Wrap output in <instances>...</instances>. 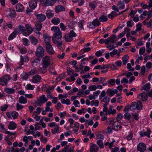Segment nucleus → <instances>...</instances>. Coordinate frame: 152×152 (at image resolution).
Masks as SVG:
<instances>
[{
  "label": "nucleus",
  "instance_id": "nucleus-1",
  "mask_svg": "<svg viewBox=\"0 0 152 152\" xmlns=\"http://www.w3.org/2000/svg\"><path fill=\"white\" fill-rule=\"evenodd\" d=\"M51 30L53 31V36L52 37L53 42L56 44L57 47H60L62 45V42L58 41V39H61L62 36V33L59 28L56 26H53L51 28Z\"/></svg>",
  "mask_w": 152,
  "mask_h": 152
},
{
  "label": "nucleus",
  "instance_id": "nucleus-2",
  "mask_svg": "<svg viewBox=\"0 0 152 152\" xmlns=\"http://www.w3.org/2000/svg\"><path fill=\"white\" fill-rule=\"evenodd\" d=\"M48 99L45 97V95H42L40 96L39 98H37V100L34 104V106L37 107V106H41L42 104L47 102Z\"/></svg>",
  "mask_w": 152,
  "mask_h": 152
},
{
  "label": "nucleus",
  "instance_id": "nucleus-3",
  "mask_svg": "<svg viewBox=\"0 0 152 152\" xmlns=\"http://www.w3.org/2000/svg\"><path fill=\"white\" fill-rule=\"evenodd\" d=\"M116 38L117 36L115 35H112L107 39H105V44L108 45L111 43L109 46V48H115L114 42L115 41V39Z\"/></svg>",
  "mask_w": 152,
  "mask_h": 152
},
{
  "label": "nucleus",
  "instance_id": "nucleus-4",
  "mask_svg": "<svg viewBox=\"0 0 152 152\" xmlns=\"http://www.w3.org/2000/svg\"><path fill=\"white\" fill-rule=\"evenodd\" d=\"M43 37L46 44V48H52L50 44L51 37L50 35L47 33L43 35Z\"/></svg>",
  "mask_w": 152,
  "mask_h": 152
},
{
  "label": "nucleus",
  "instance_id": "nucleus-5",
  "mask_svg": "<svg viewBox=\"0 0 152 152\" xmlns=\"http://www.w3.org/2000/svg\"><path fill=\"white\" fill-rule=\"evenodd\" d=\"M10 80L9 76L8 75H6L0 78V84L3 86H7Z\"/></svg>",
  "mask_w": 152,
  "mask_h": 152
},
{
  "label": "nucleus",
  "instance_id": "nucleus-6",
  "mask_svg": "<svg viewBox=\"0 0 152 152\" xmlns=\"http://www.w3.org/2000/svg\"><path fill=\"white\" fill-rule=\"evenodd\" d=\"M42 65H44V67L46 66L48 67L50 65V58L48 56H45L42 59Z\"/></svg>",
  "mask_w": 152,
  "mask_h": 152
},
{
  "label": "nucleus",
  "instance_id": "nucleus-7",
  "mask_svg": "<svg viewBox=\"0 0 152 152\" xmlns=\"http://www.w3.org/2000/svg\"><path fill=\"white\" fill-rule=\"evenodd\" d=\"M100 24V23L98 19L96 18L90 24L89 26L91 29H94L96 27L99 26Z\"/></svg>",
  "mask_w": 152,
  "mask_h": 152
},
{
  "label": "nucleus",
  "instance_id": "nucleus-8",
  "mask_svg": "<svg viewBox=\"0 0 152 152\" xmlns=\"http://www.w3.org/2000/svg\"><path fill=\"white\" fill-rule=\"evenodd\" d=\"M35 54L38 57H43L44 56V51L43 48H37Z\"/></svg>",
  "mask_w": 152,
  "mask_h": 152
},
{
  "label": "nucleus",
  "instance_id": "nucleus-9",
  "mask_svg": "<svg viewBox=\"0 0 152 152\" xmlns=\"http://www.w3.org/2000/svg\"><path fill=\"white\" fill-rule=\"evenodd\" d=\"M112 128L114 130L118 131L121 128V123L118 121H115L112 124Z\"/></svg>",
  "mask_w": 152,
  "mask_h": 152
},
{
  "label": "nucleus",
  "instance_id": "nucleus-10",
  "mask_svg": "<svg viewBox=\"0 0 152 152\" xmlns=\"http://www.w3.org/2000/svg\"><path fill=\"white\" fill-rule=\"evenodd\" d=\"M146 148L145 144L143 143H139L137 146V150L141 152H144Z\"/></svg>",
  "mask_w": 152,
  "mask_h": 152
},
{
  "label": "nucleus",
  "instance_id": "nucleus-11",
  "mask_svg": "<svg viewBox=\"0 0 152 152\" xmlns=\"http://www.w3.org/2000/svg\"><path fill=\"white\" fill-rule=\"evenodd\" d=\"M41 77L40 76L38 75H36L33 77L31 80L33 83H37L41 81Z\"/></svg>",
  "mask_w": 152,
  "mask_h": 152
},
{
  "label": "nucleus",
  "instance_id": "nucleus-12",
  "mask_svg": "<svg viewBox=\"0 0 152 152\" xmlns=\"http://www.w3.org/2000/svg\"><path fill=\"white\" fill-rule=\"evenodd\" d=\"M99 150L98 146L96 145L91 143L90 145V152H97Z\"/></svg>",
  "mask_w": 152,
  "mask_h": 152
},
{
  "label": "nucleus",
  "instance_id": "nucleus-13",
  "mask_svg": "<svg viewBox=\"0 0 152 152\" xmlns=\"http://www.w3.org/2000/svg\"><path fill=\"white\" fill-rule=\"evenodd\" d=\"M37 0H32L31 1L29 5L30 8L31 10L34 9L37 6Z\"/></svg>",
  "mask_w": 152,
  "mask_h": 152
},
{
  "label": "nucleus",
  "instance_id": "nucleus-14",
  "mask_svg": "<svg viewBox=\"0 0 152 152\" xmlns=\"http://www.w3.org/2000/svg\"><path fill=\"white\" fill-rule=\"evenodd\" d=\"M37 19L39 20L38 21L40 22L44 21L46 18L45 15L43 14H37L36 15Z\"/></svg>",
  "mask_w": 152,
  "mask_h": 152
},
{
  "label": "nucleus",
  "instance_id": "nucleus-15",
  "mask_svg": "<svg viewBox=\"0 0 152 152\" xmlns=\"http://www.w3.org/2000/svg\"><path fill=\"white\" fill-rule=\"evenodd\" d=\"M55 12L56 13L65 11V8L62 6L58 5L55 7Z\"/></svg>",
  "mask_w": 152,
  "mask_h": 152
},
{
  "label": "nucleus",
  "instance_id": "nucleus-16",
  "mask_svg": "<svg viewBox=\"0 0 152 152\" xmlns=\"http://www.w3.org/2000/svg\"><path fill=\"white\" fill-rule=\"evenodd\" d=\"M142 109V102L140 101H138L137 103L136 106L134 108H132V110L137 109L138 110H141Z\"/></svg>",
  "mask_w": 152,
  "mask_h": 152
},
{
  "label": "nucleus",
  "instance_id": "nucleus-17",
  "mask_svg": "<svg viewBox=\"0 0 152 152\" xmlns=\"http://www.w3.org/2000/svg\"><path fill=\"white\" fill-rule=\"evenodd\" d=\"M29 39L31 43L35 45H36L38 42V40L33 36H30Z\"/></svg>",
  "mask_w": 152,
  "mask_h": 152
},
{
  "label": "nucleus",
  "instance_id": "nucleus-18",
  "mask_svg": "<svg viewBox=\"0 0 152 152\" xmlns=\"http://www.w3.org/2000/svg\"><path fill=\"white\" fill-rule=\"evenodd\" d=\"M16 11L17 12H22L24 10L23 6L20 3L18 4L16 6Z\"/></svg>",
  "mask_w": 152,
  "mask_h": 152
},
{
  "label": "nucleus",
  "instance_id": "nucleus-19",
  "mask_svg": "<svg viewBox=\"0 0 152 152\" xmlns=\"http://www.w3.org/2000/svg\"><path fill=\"white\" fill-rule=\"evenodd\" d=\"M43 5L45 7L48 6H53L54 4V2L53 0H46L44 2H43Z\"/></svg>",
  "mask_w": 152,
  "mask_h": 152
},
{
  "label": "nucleus",
  "instance_id": "nucleus-20",
  "mask_svg": "<svg viewBox=\"0 0 152 152\" xmlns=\"http://www.w3.org/2000/svg\"><path fill=\"white\" fill-rule=\"evenodd\" d=\"M36 28H33L34 29H36L37 31H40L42 28V24L41 22L37 21L35 24Z\"/></svg>",
  "mask_w": 152,
  "mask_h": 152
},
{
  "label": "nucleus",
  "instance_id": "nucleus-21",
  "mask_svg": "<svg viewBox=\"0 0 152 152\" xmlns=\"http://www.w3.org/2000/svg\"><path fill=\"white\" fill-rule=\"evenodd\" d=\"M4 91L6 93L9 94H12L14 93L15 91V90L14 89L9 87L5 88Z\"/></svg>",
  "mask_w": 152,
  "mask_h": 152
},
{
  "label": "nucleus",
  "instance_id": "nucleus-22",
  "mask_svg": "<svg viewBox=\"0 0 152 152\" xmlns=\"http://www.w3.org/2000/svg\"><path fill=\"white\" fill-rule=\"evenodd\" d=\"M17 125L14 122L12 121L10 122L8 126V128L10 129L14 130L16 127Z\"/></svg>",
  "mask_w": 152,
  "mask_h": 152
},
{
  "label": "nucleus",
  "instance_id": "nucleus-23",
  "mask_svg": "<svg viewBox=\"0 0 152 152\" xmlns=\"http://www.w3.org/2000/svg\"><path fill=\"white\" fill-rule=\"evenodd\" d=\"M150 132L149 130H147L146 132L141 131L140 132V135L142 137H144L145 136L149 137H150Z\"/></svg>",
  "mask_w": 152,
  "mask_h": 152
},
{
  "label": "nucleus",
  "instance_id": "nucleus-24",
  "mask_svg": "<svg viewBox=\"0 0 152 152\" xmlns=\"http://www.w3.org/2000/svg\"><path fill=\"white\" fill-rule=\"evenodd\" d=\"M139 97H141L142 101H145L148 99L147 94L145 92H143L139 95Z\"/></svg>",
  "mask_w": 152,
  "mask_h": 152
},
{
  "label": "nucleus",
  "instance_id": "nucleus-25",
  "mask_svg": "<svg viewBox=\"0 0 152 152\" xmlns=\"http://www.w3.org/2000/svg\"><path fill=\"white\" fill-rule=\"evenodd\" d=\"M117 92L118 91L116 89L111 90V89L108 88L107 91V94H109L111 96H113L115 94H117Z\"/></svg>",
  "mask_w": 152,
  "mask_h": 152
},
{
  "label": "nucleus",
  "instance_id": "nucleus-26",
  "mask_svg": "<svg viewBox=\"0 0 152 152\" xmlns=\"http://www.w3.org/2000/svg\"><path fill=\"white\" fill-rule=\"evenodd\" d=\"M46 15L47 17L50 19L54 15V13L52 12V11L50 10H48L46 12Z\"/></svg>",
  "mask_w": 152,
  "mask_h": 152
},
{
  "label": "nucleus",
  "instance_id": "nucleus-27",
  "mask_svg": "<svg viewBox=\"0 0 152 152\" xmlns=\"http://www.w3.org/2000/svg\"><path fill=\"white\" fill-rule=\"evenodd\" d=\"M19 102L21 104H26L27 102V99L23 96H21L19 98Z\"/></svg>",
  "mask_w": 152,
  "mask_h": 152
},
{
  "label": "nucleus",
  "instance_id": "nucleus-28",
  "mask_svg": "<svg viewBox=\"0 0 152 152\" xmlns=\"http://www.w3.org/2000/svg\"><path fill=\"white\" fill-rule=\"evenodd\" d=\"M60 19L57 18H54L52 19V23L54 25H57L60 22Z\"/></svg>",
  "mask_w": 152,
  "mask_h": 152
},
{
  "label": "nucleus",
  "instance_id": "nucleus-29",
  "mask_svg": "<svg viewBox=\"0 0 152 152\" xmlns=\"http://www.w3.org/2000/svg\"><path fill=\"white\" fill-rule=\"evenodd\" d=\"M65 40L67 42L71 41L72 39L73 38L69 34H67L65 35Z\"/></svg>",
  "mask_w": 152,
  "mask_h": 152
},
{
  "label": "nucleus",
  "instance_id": "nucleus-30",
  "mask_svg": "<svg viewBox=\"0 0 152 152\" xmlns=\"http://www.w3.org/2000/svg\"><path fill=\"white\" fill-rule=\"evenodd\" d=\"M99 20L101 22H105L107 20V16L102 15L99 17Z\"/></svg>",
  "mask_w": 152,
  "mask_h": 152
},
{
  "label": "nucleus",
  "instance_id": "nucleus-31",
  "mask_svg": "<svg viewBox=\"0 0 152 152\" xmlns=\"http://www.w3.org/2000/svg\"><path fill=\"white\" fill-rule=\"evenodd\" d=\"M96 6L97 3L96 1H93L92 2L90 3L89 4V7L93 10L95 9V8Z\"/></svg>",
  "mask_w": 152,
  "mask_h": 152
},
{
  "label": "nucleus",
  "instance_id": "nucleus-32",
  "mask_svg": "<svg viewBox=\"0 0 152 152\" xmlns=\"http://www.w3.org/2000/svg\"><path fill=\"white\" fill-rule=\"evenodd\" d=\"M24 59L23 57L22 56H20V61L19 63V66H18V67L16 68V69H21L22 68V67H21V65L23 64Z\"/></svg>",
  "mask_w": 152,
  "mask_h": 152
},
{
  "label": "nucleus",
  "instance_id": "nucleus-33",
  "mask_svg": "<svg viewBox=\"0 0 152 152\" xmlns=\"http://www.w3.org/2000/svg\"><path fill=\"white\" fill-rule=\"evenodd\" d=\"M117 5L119 7V9L121 10L124 9L125 7V5L124 3L121 1L118 2Z\"/></svg>",
  "mask_w": 152,
  "mask_h": 152
},
{
  "label": "nucleus",
  "instance_id": "nucleus-34",
  "mask_svg": "<svg viewBox=\"0 0 152 152\" xmlns=\"http://www.w3.org/2000/svg\"><path fill=\"white\" fill-rule=\"evenodd\" d=\"M129 59V57L128 55L124 56L122 58V61L123 64L125 65L127 63Z\"/></svg>",
  "mask_w": 152,
  "mask_h": 152
},
{
  "label": "nucleus",
  "instance_id": "nucleus-35",
  "mask_svg": "<svg viewBox=\"0 0 152 152\" xmlns=\"http://www.w3.org/2000/svg\"><path fill=\"white\" fill-rule=\"evenodd\" d=\"M110 98L108 97L107 96L104 97L103 99L102 100V102H104L105 103V104H108V103L110 101Z\"/></svg>",
  "mask_w": 152,
  "mask_h": 152
},
{
  "label": "nucleus",
  "instance_id": "nucleus-36",
  "mask_svg": "<svg viewBox=\"0 0 152 152\" xmlns=\"http://www.w3.org/2000/svg\"><path fill=\"white\" fill-rule=\"evenodd\" d=\"M143 89L148 92L150 88V84L149 83H147L143 86Z\"/></svg>",
  "mask_w": 152,
  "mask_h": 152
},
{
  "label": "nucleus",
  "instance_id": "nucleus-37",
  "mask_svg": "<svg viewBox=\"0 0 152 152\" xmlns=\"http://www.w3.org/2000/svg\"><path fill=\"white\" fill-rule=\"evenodd\" d=\"M32 31L30 30H26V29H25L24 31L23 32V35H25L26 36H27L30 35Z\"/></svg>",
  "mask_w": 152,
  "mask_h": 152
},
{
  "label": "nucleus",
  "instance_id": "nucleus-38",
  "mask_svg": "<svg viewBox=\"0 0 152 152\" xmlns=\"http://www.w3.org/2000/svg\"><path fill=\"white\" fill-rule=\"evenodd\" d=\"M46 51L48 54L50 55L53 54L55 53L53 48H46Z\"/></svg>",
  "mask_w": 152,
  "mask_h": 152
},
{
  "label": "nucleus",
  "instance_id": "nucleus-39",
  "mask_svg": "<svg viewBox=\"0 0 152 152\" xmlns=\"http://www.w3.org/2000/svg\"><path fill=\"white\" fill-rule=\"evenodd\" d=\"M104 52V50H100L97 51L95 53V55L96 57H99L102 55V53Z\"/></svg>",
  "mask_w": 152,
  "mask_h": 152
},
{
  "label": "nucleus",
  "instance_id": "nucleus-40",
  "mask_svg": "<svg viewBox=\"0 0 152 152\" xmlns=\"http://www.w3.org/2000/svg\"><path fill=\"white\" fill-rule=\"evenodd\" d=\"M40 59L39 58H37L35 59L32 62V65L33 66H37L38 62H40Z\"/></svg>",
  "mask_w": 152,
  "mask_h": 152
},
{
  "label": "nucleus",
  "instance_id": "nucleus-41",
  "mask_svg": "<svg viewBox=\"0 0 152 152\" xmlns=\"http://www.w3.org/2000/svg\"><path fill=\"white\" fill-rule=\"evenodd\" d=\"M103 140H98L97 141V144L99 146L100 148H103L104 147Z\"/></svg>",
  "mask_w": 152,
  "mask_h": 152
},
{
  "label": "nucleus",
  "instance_id": "nucleus-42",
  "mask_svg": "<svg viewBox=\"0 0 152 152\" xmlns=\"http://www.w3.org/2000/svg\"><path fill=\"white\" fill-rule=\"evenodd\" d=\"M34 88V86L31 85L30 84H27L26 86V88L27 89L30 90H33Z\"/></svg>",
  "mask_w": 152,
  "mask_h": 152
},
{
  "label": "nucleus",
  "instance_id": "nucleus-43",
  "mask_svg": "<svg viewBox=\"0 0 152 152\" xmlns=\"http://www.w3.org/2000/svg\"><path fill=\"white\" fill-rule=\"evenodd\" d=\"M47 67H48L46 66V67H44V65H42V67L39 69L40 72L42 74L45 73L47 72V70L46 69Z\"/></svg>",
  "mask_w": 152,
  "mask_h": 152
},
{
  "label": "nucleus",
  "instance_id": "nucleus-44",
  "mask_svg": "<svg viewBox=\"0 0 152 152\" xmlns=\"http://www.w3.org/2000/svg\"><path fill=\"white\" fill-rule=\"evenodd\" d=\"M124 118L126 119L129 120L131 119V115L129 113H126L124 115Z\"/></svg>",
  "mask_w": 152,
  "mask_h": 152
},
{
  "label": "nucleus",
  "instance_id": "nucleus-45",
  "mask_svg": "<svg viewBox=\"0 0 152 152\" xmlns=\"http://www.w3.org/2000/svg\"><path fill=\"white\" fill-rule=\"evenodd\" d=\"M23 45L26 46H28L29 45V40L26 38H23L22 39Z\"/></svg>",
  "mask_w": 152,
  "mask_h": 152
},
{
  "label": "nucleus",
  "instance_id": "nucleus-46",
  "mask_svg": "<svg viewBox=\"0 0 152 152\" xmlns=\"http://www.w3.org/2000/svg\"><path fill=\"white\" fill-rule=\"evenodd\" d=\"M85 21L83 20H80L78 23L79 26L80 27L81 29H83V25Z\"/></svg>",
  "mask_w": 152,
  "mask_h": 152
},
{
  "label": "nucleus",
  "instance_id": "nucleus-47",
  "mask_svg": "<svg viewBox=\"0 0 152 152\" xmlns=\"http://www.w3.org/2000/svg\"><path fill=\"white\" fill-rule=\"evenodd\" d=\"M17 34L14 33L13 32L11 33L8 38V40H10L14 38H15Z\"/></svg>",
  "mask_w": 152,
  "mask_h": 152
},
{
  "label": "nucleus",
  "instance_id": "nucleus-48",
  "mask_svg": "<svg viewBox=\"0 0 152 152\" xmlns=\"http://www.w3.org/2000/svg\"><path fill=\"white\" fill-rule=\"evenodd\" d=\"M96 136L98 139H100L99 140H103L104 138V135L102 134H96Z\"/></svg>",
  "mask_w": 152,
  "mask_h": 152
},
{
  "label": "nucleus",
  "instance_id": "nucleus-49",
  "mask_svg": "<svg viewBox=\"0 0 152 152\" xmlns=\"http://www.w3.org/2000/svg\"><path fill=\"white\" fill-rule=\"evenodd\" d=\"M28 75L26 73H23L21 76V78L23 80H26L28 77Z\"/></svg>",
  "mask_w": 152,
  "mask_h": 152
},
{
  "label": "nucleus",
  "instance_id": "nucleus-50",
  "mask_svg": "<svg viewBox=\"0 0 152 152\" xmlns=\"http://www.w3.org/2000/svg\"><path fill=\"white\" fill-rule=\"evenodd\" d=\"M59 127L58 125H56L55 126V127L54 129V130H53L52 129V133L54 134L56 133L57 132L59 131Z\"/></svg>",
  "mask_w": 152,
  "mask_h": 152
},
{
  "label": "nucleus",
  "instance_id": "nucleus-51",
  "mask_svg": "<svg viewBox=\"0 0 152 152\" xmlns=\"http://www.w3.org/2000/svg\"><path fill=\"white\" fill-rule=\"evenodd\" d=\"M9 11L11 12L9 14V16L11 17H14L15 15V11L10 8H9Z\"/></svg>",
  "mask_w": 152,
  "mask_h": 152
},
{
  "label": "nucleus",
  "instance_id": "nucleus-52",
  "mask_svg": "<svg viewBox=\"0 0 152 152\" xmlns=\"http://www.w3.org/2000/svg\"><path fill=\"white\" fill-rule=\"evenodd\" d=\"M88 89L91 91L93 90L95 91L97 89V86L94 85H92L89 87Z\"/></svg>",
  "mask_w": 152,
  "mask_h": 152
},
{
  "label": "nucleus",
  "instance_id": "nucleus-53",
  "mask_svg": "<svg viewBox=\"0 0 152 152\" xmlns=\"http://www.w3.org/2000/svg\"><path fill=\"white\" fill-rule=\"evenodd\" d=\"M118 50L116 49H114L113 51L110 53V55L112 57H113L114 55L118 53Z\"/></svg>",
  "mask_w": 152,
  "mask_h": 152
},
{
  "label": "nucleus",
  "instance_id": "nucleus-54",
  "mask_svg": "<svg viewBox=\"0 0 152 152\" xmlns=\"http://www.w3.org/2000/svg\"><path fill=\"white\" fill-rule=\"evenodd\" d=\"M11 115L14 119L16 118L18 116V113L15 111L12 112Z\"/></svg>",
  "mask_w": 152,
  "mask_h": 152
},
{
  "label": "nucleus",
  "instance_id": "nucleus-55",
  "mask_svg": "<svg viewBox=\"0 0 152 152\" xmlns=\"http://www.w3.org/2000/svg\"><path fill=\"white\" fill-rule=\"evenodd\" d=\"M25 27L26 28H25V29L28 30H30L32 31L34 29L33 28H32V27H31V25L28 24H26Z\"/></svg>",
  "mask_w": 152,
  "mask_h": 152
},
{
  "label": "nucleus",
  "instance_id": "nucleus-56",
  "mask_svg": "<svg viewBox=\"0 0 152 152\" xmlns=\"http://www.w3.org/2000/svg\"><path fill=\"white\" fill-rule=\"evenodd\" d=\"M123 116L122 115L121 113H119L118 114L117 116V121H120L122 118H123Z\"/></svg>",
  "mask_w": 152,
  "mask_h": 152
},
{
  "label": "nucleus",
  "instance_id": "nucleus-57",
  "mask_svg": "<svg viewBox=\"0 0 152 152\" xmlns=\"http://www.w3.org/2000/svg\"><path fill=\"white\" fill-rule=\"evenodd\" d=\"M142 24L141 23H138L136 26L137 28L136 29V31H138L142 30Z\"/></svg>",
  "mask_w": 152,
  "mask_h": 152
},
{
  "label": "nucleus",
  "instance_id": "nucleus-58",
  "mask_svg": "<svg viewBox=\"0 0 152 152\" xmlns=\"http://www.w3.org/2000/svg\"><path fill=\"white\" fill-rule=\"evenodd\" d=\"M23 107V106L22 105L20 104L19 103H18L16 104V107H17V110H19L22 109Z\"/></svg>",
  "mask_w": 152,
  "mask_h": 152
},
{
  "label": "nucleus",
  "instance_id": "nucleus-59",
  "mask_svg": "<svg viewBox=\"0 0 152 152\" xmlns=\"http://www.w3.org/2000/svg\"><path fill=\"white\" fill-rule=\"evenodd\" d=\"M21 53L22 54H25L27 52L26 48H19Z\"/></svg>",
  "mask_w": 152,
  "mask_h": 152
},
{
  "label": "nucleus",
  "instance_id": "nucleus-60",
  "mask_svg": "<svg viewBox=\"0 0 152 152\" xmlns=\"http://www.w3.org/2000/svg\"><path fill=\"white\" fill-rule=\"evenodd\" d=\"M137 103L136 102H132L131 104L129 109L131 110H132V108H135V106H136Z\"/></svg>",
  "mask_w": 152,
  "mask_h": 152
},
{
  "label": "nucleus",
  "instance_id": "nucleus-61",
  "mask_svg": "<svg viewBox=\"0 0 152 152\" xmlns=\"http://www.w3.org/2000/svg\"><path fill=\"white\" fill-rule=\"evenodd\" d=\"M73 38V37H75L77 36L76 34L73 31V30L71 31L69 34Z\"/></svg>",
  "mask_w": 152,
  "mask_h": 152
},
{
  "label": "nucleus",
  "instance_id": "nucleus-62",
  "mask_svg": "<svg viewBox=\"0 0 152 152\" xmlns=\"http://www.w3.org/2000/svg\"><path fill=\"white\" fill-rule=\"evenodd\" d=\"M8 107V106L7 104H5L4 106H2L1 107V110L3 111H6Z\"/></svg>",
  "mask_w": 152,
  "mask_h": 152
},
{
  "label": "nucleus",
  "instance_id": "nucleus-63",
  "mask_svg": "<svg viewBox=\"0 0 152 152\" xmlns=\"http://www.w3.org/2000/svg\"><path fill=\"white\" fill-rule=\"evenodd\" d=\"M28 137L25 135L23 137V141L25 142L26 144H27L28 142Z\"/></svg>",
  "mask_w": 152,
  "mask_h": 152
},
{
  "label": "nucleus",
  "instance_id": "nucleus-64",
  "mask_svg": "<svg viewBox=\"0 0 152 152\" xmlns=\"http://www.w3.org/2000/svg\"><path fill=\"white\" fill-rule=\"evenodd\" d=\"M112 152H119V149L117 147H115L114 148H113L111 150Z\"/></svg>",
  "mask_w": 152,
  "mask_h": 152
}]
</instances>
